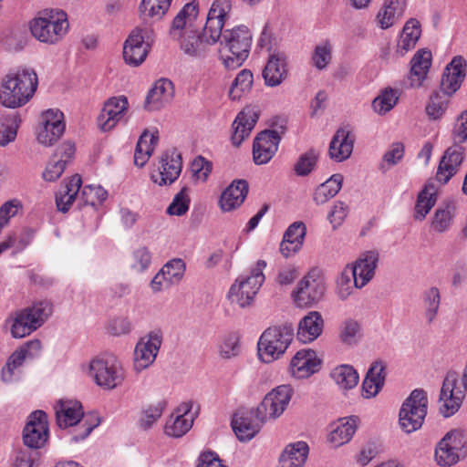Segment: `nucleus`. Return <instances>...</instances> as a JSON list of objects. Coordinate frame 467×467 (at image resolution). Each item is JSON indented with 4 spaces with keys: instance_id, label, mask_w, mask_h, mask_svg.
<instances>
[{
    "instance_id": "obj_1",
    "label": "nucleus",
    "mask_w": 467,
    "mask_h": 467,
    "mask_svg": "<svg viewBox=\"0 0 467 467\" xmlns=\"http://www.w3.org/2000/svg\"><path fill=\"white\" fill-rule=\"evenodd\" d=\"M232 10L230 0H214L208 11L206 23L202 33L185 34L176 40L182 51L190 57L203 58L211 51L213 46L220 39L222 29Z\"/></svg>"
},
{
    "instance_id": "obj_2",
    "label": "nucleus",
    "mask_w": 467,
    "mask_h": 467,
    "mask_svg": "<svg viewBox=\"0 0 467 467\" xmlns=\"http://www.w3.org/2000/svg\"><path fill=\"white\" fill-rule=\"evenodd\" d=\"M53 409L59 429L75 428L70 442L77 443L86 440L101 423L98 412L85 413L82 403L75 399H60L54 403Z\"/></svg>"
},
{
    "instance_id": "obj_3",
    "label": "nucleus",
    "mask_w": 467,
    "mask_h": 467,
    "mask_svg": "<svg viewBox=\"0 0 467 467\" xmlns=\"http://www.w3.org/2000/svg\"><path fill=\"white\" fill-rule=\"evenodd\" d=\"M38 87L36 70L29 67L11 69L0 85V104L8 109L25 106L34 97Z\"/></svg>"
},
{
    "instance_id": "obj_4",
    "label": "nucleus",
    "mask_w": 467,
    "mask_h": 467,
    "mask_svg": "<svg viewBox=\"0 0 467 467\" xmlns=\"http://www.w3.org/2000/svg\"><path fill=\"white\" fill-rule=\"evenodd\" d=\"M28 29L37 42L47 46H57L69 33L68 15L61 8L43 9L29 21Z\"/></svg>"
},
{
    "instance_id": "obj_5",
    "label": "nucleus",
    "mask_w": 467,
    "mask_h": 467,
    "mask_svg": "<svg viewBox=\"0 0 467 467\" xmlns=\"http://www.w3.org/2000/svg\"><path fill=\"white\" fill-rule=\"evenodd\" d=\"M218 49L219 60L226 69H235L243 65L249 56L252 34L247 26H237L222 31Z\"/></svg>"
},
{
    "instance_id": "obj_6",
    "label": "nucleus",
    "mask_w": 467,
    "mask_h": 467,
    "mask_svg": "<svg viewBox=\"0 0 467 467\" xmlns=\"http://www.w3.org/2000/svg\"><path fill=\"white\" fill-rule=\"evenodd\" d=\"M88 375L103 389L112 390L122 385L126 371L122 362L113 354L105 353L92 358Z\"/></svg>"
},
{
    "instance_id": "obj_7",
    "label": "nucleus",
    "mask_w": 467,
    "mask_h": 467,
    "mask_svg": "<svg viewBox=\"0 0 467 467\" xmlns=\"http://www.w3.org/2000/svg\"><path fill=\"white\" fill-rule=\"evenodd\" d=\"M294 328L290 324L268 327L258 341V355L265 363H271L283 356L292 342Z\"/></svg>"
},
{
    "instance_id": "obj_8",
    "label": "nucleus",
    "mask_w": 467,
    "mask_h": 467,
    "mask_svg": "<svg viewBox=\"0 0 467 467\" xmlns=\"http://www.w3.org/2000/svg\"><path fill=\"white\" fill-rule=\"evenodd\" d=\"M286 130L287 119H275L269 129L256 136L253 145V157L256 164H265L275 156Z\"/></svg>"
},
{
    "instance_id": "obj_9",
    "label": "nucleus",
    "mask_w": 467,
    "mask_h": 467,
    "mask_svg": "<svg viewBox=\"0 0 467 467\" xmlns=\"http://www.w3.org/2000/svg\"><path fill=\"white\" fill-rule=\"evenodd\" d=\"M265 266V261L259 260L249 275L245 277L240 276L236 279L228 293L229 299L233 304H236L241 307H245L252 304L259 288L265 282L263 271Z\"/></svg>"
},
{
    "instance_id": "obj_10",
    "label": "nucleus",
    "mask_w": 467,
    "mask_h": 467,
    "mask_svg": "<svg viewBox=\"0 0 467 467\" xmlns=\"http://www.w3.org/2000/svg\"><path fill=\"white\" fill-rule=\"evenodd\" d=\"M154 41V31L150 26H137L123 44V59L130 67L140 66L148 57Z\"/></svg>"
},
{
    "instance_id": "obj_11",
    "label": "nucleus",
    "mask_w": 467,
    "mask_h": 467,
    "mask_svg": "<svg viewBox=\"0 0 467 467\" xmlns=\"http://www.w3.org/2000/svg\"><path fill=\"white\" fill-rule=\"evenodd\" d=\"M466 454L467 436L460 429L448 431L435 448V461L441 467L455 465L465 458Z\"/></svg>"
},
{
    "instance_id": "obj_12",
    "label": "nucleus",
    "mask_w": 467,
    "mask_h": 467,
    "mask_svg": "<svg viewBox=\"0 0 467 467\" xmlns=\"http://www.w3.org/2000/svg\"><path fill=\"white\" fill-rule=\"evenodd\" d=\"M42 342L38 339H33L26 342L8 358L6 364L2 368L1 379L5 383H10L16 379L20 368L27 362L40 357L42 353Z\"/></svg>"
},
{
    "instance_id": "obj_13",
    "label": "nucleus",
    "mask_w": 467,
    "mask_h": 467,
    "mask_svg": "<svg viewBox=\"0 0 467 467\" xmlns=\"http://www.w3.org/2000/svg\"><path fill=\"white\" fill-rule=\"evenodd\" d=\"M293 395L289 385H280L267 393L256 408V415L261 420H275L286 410Z\"/></svg>"
},
{
    "instance_id": "obj_14",
    "label": "nucleus",
    "mask_w": 467,
    "mask_h": 467,
    "mask_svg": "<svg viewBox=\"0 0 467 467\" xmlns=\"http://www.w3.org/2000/svg\"><path fill=\"white\" fill-rule=\"evenodd\" d=\"M163 336L161 330H152L140 338L133 354V367L140 372L150 367L159 353Z\"/></svg>"
},
{
    "instance_id": "obj_15",
    "label": "nucleus",
    "mask_w": 467,
    "mask_h": 467,
    "mask_svg": "<svg viewBox=\"0 0 467 467\" xmlns=\"http://www.w3.org/2000/svg\"><path fill=\"white\" fill-rule=\"evenodd\" d=\"M49 438L47 415L43 410H35L27 417L23 431L24 444L31 449L44 447Z\"/></svg>"
},
{
    "instance_id": "obj_16",
    "label": "nucleus",
    "mask_w": 467,
    "mask_h": 467,
    "mask_svg": "<svg viewBox=\"0 0 467 467\" xmlns=\"http://www.w3.org/2000/svg\"><path fill=\"white\" fill-rule=\"evenodd\" d=\"M467 77V60L464 57L454 56L444 67L440 80V88L448 97L455 95Z\"/></svg>"
},
{
    "instance_id": "obj_17",
    "label": "nucleus",
    "mask_w": 467,
    "mask_h": 467,
    "mask_svg": "<svg viewBox=\"0 0 467 467\" xmlns=\"http://www.w3.org/2000/svg\"><path fill=\"white\" fill-rule=\"evenodd\" d=\"M324 290V285L319 280L318 275L312 271L298 282L292 293V297L297 306L308 307L322 297Z\"/></svg>"
},
{
    "instance_id": "obj_18",
    "label": "nucleus",
    "mask_w": 467,
    "mask_h": 467,
    "mask_svg": "<svg viewBox=\"0 0 467 467\" xmlns=\"http://www.w3.org/2000/svg\"><path fill=\"white\" fill-rule=\"evenodd\" d=\"M182 169L181 154L175 150H168L162 154L158 167L151 172L152 182L160 186L172 184L180 176Z\"/></svg>"
},
{
    "instance_id": "obj_19",
    "label": "nucleus",
    "mask_w": 467,
    "mask_h": 467,
    "mask_svg": "<svg viewBox=\"0 0 467 467\" xmlns=\"http://www.w3.org/2000/svg\"><path fill=\"white\" fill-rule=\"evenodd\" d=\"M360 425V419L352 415L338 419L328 427L327 441L332 448H339L348 443Z\"/></svg>"
},
{
    "instance_id": "obj_20",
    "label": "nucleus",
    "mask_w": 467,
    "mask_h": 467,
    "mask_svg": "<svg viewBox=\"0 0 467 467\" xmlns=\"http://www.w3.org/2000/svg\"><path fill=\"white\" fill-rule=\"evenodd\" d=\"M321 363L322 361L315 350L310 348L300 349L292 358L289 370L296 379H308L319 371Z\"/></svg>"
},
{
    "instance_id": "obj_21",
    "label": "nucleus",
    "mask_w": 467,
    "mask_h": 467,
    "mask_svg": "<svg viewBox=\"0 0 467 467\" xmlns=\"http://www.w3.org/2000/svg\"><path fill=\"white\" fill-rule=\"evenodd\" d=\"M199 16L198 3L192 1L186 4L176 15L170 27L171 38H182L185 34L197 29L196 22Z\"/></svg>"
},
{
    "instance_id": "obj_22",
    "label": "nucleus",
    "mask_w": 467,
    "mask_h": 467,
    "mask_svg": "<svg viewBox=\"0 0 467 467\" xmlns=\"http://www.w3.org/2000/svg\"><path fill=\"white\" fill-rule=\"evenodd\" d=\"M463 153V148L460 146L449 147L440 161L434 180L441 185L446 184L460 170Z\"/></svg>"
},
{
    "instance_id": "obj_23",
    "label": "nucleus",
    "mask_w": 467,
    "mask_h": 467,
    "mask_svg": "<svg viewBox=\"0 0 467 467\" xmlns=\"http://www.w3.org/2000/svg\"><path fill=\"white\" fill-rule=\"evenodd\" d=\"M264 422L265 420L258 419L255 409L254 410H248L236 412L233 418L232 426L237 438L241 441H247L255 436Z\"/></svg>"
},
{
    "instance_id": "obj_24",
    "label": "nucleus",
    "mask_w": 467,
    "mask_h": 467,
    "mask_svg": "<svg viewBox=\"0 0 467 467\" xmlns=\"http://www.w3.org/2000/svg\"><path fill=\"white\" fill-rule=\"evenodd\" d=\"M191 408L190 403H183L169 416L164 425L166 435L180 438L190 431L193 423V414L191 412Z\"/></svg>"
},
{
    "instance_id": "obj_25",
    "label": "nucleus",
    "mask_w": 467,
    "mask_h": 467,
    "mask_svg": "<svg viewBox=\"0 0 467 467\" xmlns=\"http://www.w3.org/2000/svg\"><path fill=\"white\" fill-rule=\"evenodd\" d=\"M355 135L349 127L339 128L331 139L328 156L336 162L348 160L353 151Z\"/></svg>"
},
{
    "instance_id": "obj_26",
    "label": "nucleus",
    "mask_w": 467,
    "mask_h": 467,
    "mask_svg": "<svg viewBox=\"0 0 467 467\" xmlns=\"http://www.w3.org/2000/svg\"><path fill=\"white\" fill-rule=\"evenodd\" d=\"M65 129L63 119H38L34 128L36 140L43 147H51L61 138Z\"/></svg>"
},
{
    "instance_id": "obj_27",
    "label": "nucleus",
    "mask_w": 467,
    "mask_h": 467,
    "mask_svg": "<svg viewBox=\"0 0 467 467\" xmlns=\"http://www.w3.org/2000/svg\"><path fill=\"white\" fill-rule=\"evenodd\" d=\"M173 97L172 82L167 78H161L149 90L144 101V109L150 112L161 109L169 105Z\"/></svg>"
},
{
    "instance_id": "obj_28",
    "label": "nucleus",
    "mask_w": 467,
    "mask_h": 467,
    "mask_svg": "<svg viewBox=\"0 0 467 467\" xmlns=\"http://www.w3.org/2000/svg\"><path fill=\"white\" fill-rule=\"evenodd\" d=\"M432 65V53L428 47L418 49L410 58V88H422Z\"/></svg>"
},
{
    "instance_id": "obj_29",
    "label": "nucleus",
    "mask_w": 467,
    "mask_h": 467,
    "mask_svg": "<svg viewBox=\"0 0 467 467\" xmlns=\"http://www.w3.org/2000/svg\"><path fill=\"white\" fill-rule=\"evenodd\" d=\"M378 260V254L369 251L360 256L355 263L346 265V267H350V270H352L357 289L363 288L373 278Z\"/></svg>"
},
{
    "instance_id": "obj_30",
    "label": "nucleus",
    "mask_w": 467,
    "mask_h": 467,
    "mask_svg": "<svg viewBox=\"0 0 467 467\" xmlns=\"http://www.w3.org/2000/svg\"><path fill=\"white\" fill-rule=\"evenodd\" d=\"M386 365L382 360L371 363L362 383V396L366 399L376 397L382 389L386 379Z\"/></svg>"
},
{
    "instance_id": "obj_31",
    "label": "nucleus",
    "mask_w": 467,
    "mask_h": 467,
    "mask_svg": "<svg viewBox=\"0 0 467 467\" xmlns=\"http://www.w3.org/2000/svg\"><path fill=\"white\" fill-rule=\"evenodd\" d=\"M309 446L304 441L290 442L279 455L277 467H304L308 458Z\"/></svg>"
},
{
    "instance_id": "obj_32",
    "label": "nucleus",
    "mask_w": 467,
    "mask_h": 467,
    "mask_svg": "<svg viewBox=\"0 0 467 467\" xmlns=\"http://www.w3.org/2000/svg\"><path fill=\"white\" fill-rule=\"evenodd\" d=\"M429 409V397L425 389L418 388L410 391V432L422 428Z\"/></svg>"
},
{
    "instance_id": "obj_33",
    "label": "nucleus",
    "mask_w": 467,
    "mask_h": 467,
    "mask_svg": "<svg viewBox=\"0 0 467 467\" xmlns=\"http://www.w3.org/2000/svg\"><path fill=\"white\" fill-rule=\"evenodd\" d=\"M248 192V184L244 180L233 182L221 194L219 206L224 213L232 212L242 205Z\"/></svg>"
},
{
    "instance_id": "obj_34",
    "label": "nucleus",
    "mask_w": 467,
    "mask_h": 467,
    "mask_svg": "<svg viewBox=\"0 0 467 467\" xmlns=\"http://www.w3.org/2000/svg\"><path fill=\"white\" fill-rule=\"evenodd\" d=\"M81 178L76 174L61 184L57 195L56 203L58 211L67 213L75 201L80 202L78 195L81 187Z\"/></svg>"
},
{
    "instance_id": "obj_35",
    "label": "nucleus",
    "mask_w": 467,
    "mask_h": 467,
    "mask_svg": "<svg viewBox=\"0 0 467 467\" xmlns=\"http://www.w3.org/2000/svg\"><path fill=\"white\" fill-rule=\"evenodd\" d=\"M324 320L317 311H311L299 322L297 327V339L302 343H310L322 333Z\"/></svg>"
},
{
    "instance_id": "obj_36",
    "label": "nucleus",
    "mask_w": 467,
    "mask_h": 467,
    "mask_svg": "<svg viewBox=\"0 0 467 467\" xmlns=\"http://www.w3.org/2000/svg\"><path fill=\"white\" fill-rule=\"evenodd\" d=\"M306 227L303 222L293 223L285 232L280 244V252L285 257H289L297 253L304 243Z\"/></svg>"
},
{
    "instance_id": "obj_37",
    "label": "nucleus",
    "mask_w": 467,
    "mask_h": 467,
    "mask_svg": "<svg viewBox=\"0 0 467 467\" xmlns=\"http://www.w3.org/2000/svg\"><path fill=\"white\" fill-rule=\"evenodd\" d=\"M407 0H386L376 16V23L381 29L391 27L404 14Z\"/></svg>"
},
{
    "instance_id": "obj_38",
    "label": "nucleus",
    "mask_w": 467,
    "mask_h": 467,
    "mask_svg": "<svg viewBox=\"0 0 467 467\" xmlns=\"http://www.w3.org/2000/svg\"><path fill=\"white\" fill-rule=\"evenodd\" d=\"M441 185V184L433 179H430L425 183L423 189L418 194L415 205V219H424L431 209L435 205Z\"/></svg>"
},
{
    "instance_id": "obj_39",
    "label": "nucleus",
    "mask_w": 467,
    "mask_h": 467,
    "mask_svg": "<svg viewBox=\"0 0 467 467\" xmlns=\"http://www.w3.org/2000/svg\"><path fill=\"white\" fill-rule=\"evenodd\" d=\"M174 0H141L139 5L140 18L147 23L161 22L169 13Z\"/></svg>"
},
{
    "instance_id": "obj_40",
    "label": "nucleus",
    "mask_w": 467,
    "mask_h": 467,
    "mask_svg": "<svg viewBox=\"0 0 467 467\" xmlns=\"http://www.w3.org/2000/svg\"><path fill=\"white\" fill-rule=\"evenodd\" d=\"M286 62L283 54H273L269 57L263 70L265 83L268 87L279 86L286 77Z\"/></svg>"
},
{
    "instance_id": "obj_41",
    "label": "nucleus",
    "mask_w": 467,
    "mask_h": 467,
    "mask_svg": "<svg viewBox=\"0 0 467 467\" xmlns=\"http://www.w3.org/2000/svg\"><path fill=\"white\" fill-rule=\"evenodd\" d=\"M158 140L157 130H145L140 135L134 152V163L143 167L151 156Z\"/></svg>"
},
{
    "instance_id": "obj_42",
    "label": "nucleus",
    "mask_w": 467,
    "mask_h": 467,
    "mask_svg": "<svg viewBox=\"0 0 467 467\" xmlns=\"http://www.w3.org/2000/svg\"><path fill=\"white\" fill-rule=\"evenodd\" d=\"M343 183V175L340 173L333 174L325 182L319 184L314 191L313 201L317 205L327 202L337 194Z\"/></svg>"
},
{
    "instance_id": "obj_43",
    "label": "nucleus",
    "mask_w": 467,
    "mask_h": 467,
    "mask_svg": "<svg viewBox=\"0 0 467 467\" xmlns=\"http://www.w3.org/2000/svg\"><path fill=\"white\" fill-rule=\"evenodd\" d=\"M400 96L398 88H385L372 100V109L376 114L384 115L397 104Z\"/></svg>"
},
{
    "instance_id": "obj_44",
    "label": "nucleus",
    "mask_w": 467,
    "mask_h": 467,
    "mask_svg": "<svg viewBox=\"0 0 467 467\" xmlns=\"http://www.w3.org/2000/svg\"><path fill=\"white\" fill-rule=\"evenodd\" d=\"M333 381L341 389H351L358 385V374L350 365H339L334 368L330 372Z\"/></svg>"
},
{
    "instance_id": "obj_45",
    "label": "nucleus",
    "mask_w": 467,
    "mask_h": 467,
    "mask_svg": "<svg viewBox=\"0 0 467 467\" xmlns=\"http://www.w3.org/2000/svg\"><path fill=\"white\" fill-rule=\"evenodd\" d=\"M450 98L441 89L432 91L425 106L427 115L429 117H442L448 114L451 106Z\"/></svg>"
},
{
    "instance_id": "obj_46",
    "label": "nucleus",
    "mask_w": 467,
    "mask_h": 467,
    "mask_svg": "<svg viewBox=\"0 0 467 467\" xmlns=\"http://www.w3.org/2000/svg\"><path fill=\"white\" fill-rule=\"evenodd\" d=\"M36 330L40 327L52 313V306L48 301H40L22 310Z\"/></svg>"
},
{
    "instance_id": "obj_47",
    "label": "nucleus",
    "mask_w": 467,
    "mask_h": 467,
    "mask_svg": "<svg viewBox=\"0 0 467 467\" xmlns=\"http://www.w3.org/2000/svg\"><path fill=\"white\" fill-rule=\"evenodd\" d=\"M34 236L33 231L25 229L19 234L14 233L0 244V254L5 251L12 248L14 253L23 251L32 241Z\"/></svg>"
},
{
    "instance_id": "obj_48",
    "label": "nucleus",
    "mask_w": 467,
    "mask_h": 467,
    "mask_svg": "<svg viewBox=\"0 0 467 467\" xmlns=\"http://www.w3.org/2000/svg\"><path fill=\"white\" fill-rule=\"evenodd\" d=\"M354 277L350 267H344L336 280L335 294L338 299L345 301L349 298L355 291Z\"/></svg>"
},
{
    "instance_id": "obj_49",
    "label": "nucleus",
    "mask_w": 467,
    "mask_h": 467,
    "mask_svg": "<svg viewBox=\"0 0 467 467\" xmlns=\"http://www.w3.org/2000/svg\"><path fill=\"white\" fill-rule=\"evenodd\" d=\"M218 352L223 358H232L241 352L240 335L238 332H229L221 337Z\"/></svg>"
},
{
    "instance_id": "obj_50",
    "label": "nucleus",
    "mask_w": 467,
    "mask_h": 467,
    "mask_svg": "<svg viewBox=\"0 0 467 467\" xmlns=\"http://www.w3.org/2000/svg\"><path fill=\"white\" fill-rule=\"evenodd\" d=\"M130 109L129 99L124 95L109 98L103 104V117H124Z\"/></svg>"
},
{
    "instance_id": "obj_51",
    "label": "nucleus",
    "mask_w": 467,
    "mask_h": 467,
    "mask_svg": "<svg viewBox=\"0 0 467 467\" xmlns=\"http://www.w3.org/2000/svg\"><path fill=\"white\" fill-rule=\"evenodd\" d=\"M254 83L253 73L248 69L241 70L235 77L230 88V97L233 99H239L243 95L248 93Z\"/></svg>"
},
{
    "instance_id": "obj_52",
    "label": "nucleus",
    "mask_w": 467,
    "mask_h": 467,
    "mask_svg": "<svg viewBox=\"0 0 467 467\" xmlns=\"http://www.w3.org/2000/svg\"><path fill=\"white\" fill-rule=\"evenodd\" d=\"M257 119H234L232 124L231 140L233 145L239 146L247 139L256 124Z\"/></svg>"
},
{
    "instance_id": "obj_53",
    "label": "nucleus",
    "mask_w": 467,
    "mask_h": 467,
    "mask_svg": "<svg viewBox=\"0 0 467 467\" xmlns=\"http://www.w3.org/2000/svg\"><path fill=\"white\" fill-rule=\"evenodd\" d=\"M81 205H91L92 207L99 206L107 199L108 192L100 185H85L79 195Z\"/></svg>"
},
{
    "instance_id": "obj_54",
    "label": "nucleus",
    "mask_w": 467,
    "mask_h": 467,
    "mask_svg": "<svg viewBox=\"0 0 467 467\" xmlns=\"http://www.w3.org/2000/svg\"><path fill=\"white\" fill-rule=\"evenodd\" d=\"M333 44L329 40L318 43L312 54V63L319 70L325 69L332 59Z\"/></svg>"
},
{
    "instance_id": "obj_55",
    "label": "nucleus",
    "mask_w": 467,
    "mask_h": 467,
    "mask_svg": "<svg viewBox=\"0 0 467 467\" xmlns=\"http://www.w3.org/2000/svg\"><path fill=\"white\" fill-rule=\"evenodd\" d=\"M404 154L405 146L400 142H393L383 154L379 163V170L382 172H387L403 159Z\"/></svg>"
},
{
    "instance_id": "obj_56",
    "label": "nucleus",
    "mask_w": 467,
    "mask_h": 467,
    "mask_svg": "<svg viewBox=\"0 0 467 467\" xmlns=\"http://www.w3.org/2000/svg\"><path fill=\"white\" fill-rule=\"evenodd\" d=\"M163 410L164 404L162 402L143 408L138 420L139 427L144 431L151 429L161 417Z\"/></svg>"
},
{
    "instance_id": "obj_57",
    "label": "nucleus",
    "mask_w": 467,
    "mask_h": 467,
    "mask_svg": "<svg viewBox=\"0 0 467 467\" xmlns=\"http://www.w3.org/2000/svg\"><path fill=\"white\" fill-rule=\"evenodd\" d=\"M455 215V208L451 204H446L444 207H439L432 218V227L436 232H446L451 225Z\"/></svg>"
},
{
    "instance_id": "obj_58",
    "label": "nucleus",
    "mask_w": 467,
    "mask_h": 467,
    "mask_svg": "<svg viewBox=\"0 0 467 467\" xmlns=\"http://www.w3.org/2000/svg\"><path fill=\"white\" fill-rule=\"evenodd\" d=\"M441 295L437 287H431L423 296L424 317L429 323L433 322L438 314Z\"/></svg>"
},
{
    "instance_id": "obj_59",
    "label": "nucleus",
    "mask_w": 467,
    "mask_h": 467,
    "mask_svg": "<svg viewBox=\"0 0 467 467\" xmlns=\"http://www.w3.org/2000/svg\"><path fill=\"white\" fill-rule=\"evenodd\" d=\"M362 336L361 327L358 321L354 319H347L340 327V340L348 346L358 344Z\"/></svg>"
},
{
    "instance_id": "obj_60",
    "label": "nucleus",
    "mask_w": 467,
    "mask_h": 467,
    "mask_svg": "<svg viewBox=\"0 0 467 467\" xmlns=\"http://www.w3.org/2000/svg\"><path fill=\"white\" fill-rule=\"evenodd\" d=\"M20 123V119H0V147L16 140Z\"/></svg>"
},
{
    "instance_id": "obj_61",
    "label": "nucleus",
    "mask_w": 467,
    "mask_h": 467,
    "mask_svg": "<svg viewBox=\"0 0 467 467\" xmlns=\"http://www.w3.org/2000/svg\"><path fill=\"white\" fill-rule=\"evenodd\" d=\"M161 269L166 280L171 285H176L182 279L186 265L183 260L175 258L167 262Z\"/></svg>"
},
{
    "instance_id": "obj_62",
    "label": "nucleus",
    "mask_w": 467,
    "mask_h": 467,
    "mask_svg": "<svg viewBox=\"0 0 467 467\" xmlns=\"http://www.w3.org/2000/svg\"><path fill=\"white\" fill-rule=\"evenodd\" d=\"M318 152L313 149L303 153L295 164L294 170L298 176L308 175L315 168L318 160Z\"/></svg>"
},
{
    "instance_id": "obj_63",
    "label": "nucleus",
    "mask_w": 467,
    "mask_h": 467,
    "mask_svg": "<svg viewBox=\"0 0 467 467\" xmlns=\"http://www.w3.org/2000/svg\"><path fill=\"white\" fill-rule=\"evenodd\" d=\"M38 459L36 451L28 449H19L10 459V467H36Z\"/></svg>"
},
{
    "instance_id": "obj_64",
    "label": "nucleus",
    "mask_w": 467,
    "mask_h": 467,
    "mask_svg": "<svg viewBox=\"0 0 467 467\" xmlns=\"http://www.w3.org/2000/svg\"><path fill=\"white\" fill-rule=\"evenodd\" d=\"M36 329L29 324V320L25 317L22 311L17 313L12 319L11 334L16 338H22L30 335Z\"/></svg>"
}]
</instances>
